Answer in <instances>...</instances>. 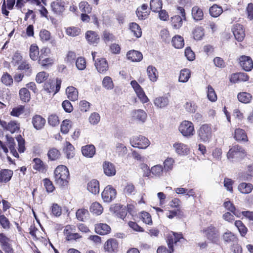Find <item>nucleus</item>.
I'll return each mask as SVG.
<instances>
[{
	"instance_id": "cd10ccee",
	"label": "nucleus",
	"mask_w": 253,
	"mask_h": 253,
	"mask_svg": "<svg viewBox=\"0 0 253 253\" xmlns=\"http://www.w3.org/2000/svg\"><path fill=\"white\" fill-rule=\"evenodd\" d=\"M66 93L68 98L71 101H75L78 98V91L77 89L73 86L68 87L66 89Z\"/></svg>"
},
{
	"instance_id": "c85d7f7f",
	"label": "nucleus",
	"mask_w": 253,
	"mask_h": 253,
	"mask_svg": "<svg viewBox=\"0 0 253 253\" xmlns=\"http://www.w3.org/2000/svg\"><path fill=\"white\" fill-rule=\"evenodd\" d=\"M169 102V98L165 96L157 97L154 100L155 105L160 108L166 107L168 105Z\"/></svg>"
},
{
	"instance_id": "6ab92c4d",
	"label": "nucleus",
	"mask_w": 253,
	"mask_h": 253,
	"mask_svg": "<svg viewBox=\"0 0 253 253\" xmlns=\"http://www.w3.org/2000/svg\"><path fill=\"white\" fill-rule=\"evenodd\" d=\"M175 152L179 155H186L189 153V149L188 146L182 143H175L173 145Z\"/></svg>"
},
{
	"instance_id": "052dcab7",
	"label": "nucleus",
	"mask_w": 253,
	"mask_h": 253,
	"mask_svg": "<svg viewBox=\"0 0 253 253\" xmlns=\"http://www.w3.org/2000/svg\"><path fill=\"white\" fill-rule=\"evenodd\" d=\"M174 160L171 158H167L164 162V169L165 171L171 170L173 168Z\"/></svg>"
},
{
	"instance_id": "7ed1b4c3",
	"label": "nucleus",
	"mask_w": 253,
	"mask_h": 253,
	"mask_svg": "<svg viewBox=\"0 0 253 253\" xmlns=\"http://www.w3.org/2000/svg\"><path fill=\"white\" fill-rule=\"evenodd\" d=\"M130 143L133 147L145 149L149 145V140L143 136H133L130 139Z\"/></svg>"
},
{
	"instance_id": "a19ab883",
	"label": "nucleus",
	"mask_w": 253,
	"mask_h": 253,
	"mask_svg": "<svg viewBox=\"0 0 253 253\" xmlns=\"http://www.w3.org/2000/svg\"><path fill=\"white\" fill-rule=\"evenodd\" d=\"M193 37L196 40H201L204 36V29L202 27L197 26L193 31Z\"/></svg>"
},
{
	"instance_id": "f704fd0d",
	"label": "nucleus",
	"mask_w": 253,
	"mask_h": 253,
	"mask_svg": "<svg viewBox=\"0 0 253 253\" xmlns=\"http://www.w3.org/2000/svg\"><path fill=\"white\" fill-rule=\"evenodd\" d=\"M40 51L38 46L32 44L31 45L29 50V55L30 58L34 61L39 59Z\"/></svg>"
},
{
	"instance_id": "0eeeda50",
	"label": "nucleus",
	"mask_w": 253,
	"mask_h": 253,
	"mask_svg": "<svg viewBox=\"0 0 253 253\" xmlns=\"http://www.w3.org/2000/svg\"><path fill=\"white\" fill-rule=\"evenodd\" d=\"M119 243L115 239H108L104 245V249L109 253H115L118 251Z\"/></svg>"
},
{
	"instance_id": "0e129e2a",
	"label": "nucleus",
	"mask_w": 253,
	"mask_h": 253,
	"mask_svg": "<svg viewBox=\"0 0 253 253\" xmlns=\"http://www.w3.org/2000/svg\"><path fill=\"white\" fill-rule=\"evenodd\" d=\"M0 224L5 229H8L10 227V222L8 218L3 214H0Z\"/></svg>"
},
{
	"instance_id": "ea45409f",
	"label": "nucleus",
	"mask_w": 253,
	"mask_h": 253,
	"mask_svg": "<svg viewBox=\"0 0 253 253\" xmlns=\"http://www.w3.org/2000/svg\"><path fill=\"white\" fill-rule=\"evenodd\" d=\"M191 75L190 71L188 69H184L180 71L179 77V82L182 83H186L187 82Z\"/></svg>"
},
{
	"instance_id": "09e8293b",
	"label": "nucleus",
	"mask_w": 253,
	"mask_h": 253,
	"mask_svg": "<svg viewBox=\"0 0 253 253\" xmlns=\"http://www.w3.org/2000/svg\"><path fill=\"white\" fill-rule=\"evenodd\" d=\"M60 155V152L56 148L50 149L47 153V156L51 161H55L58 159Z\"/></svg>"
},
{
	"instance_id": "69168bd1",
	"label": "nucleus",
	"mask_w": 253,
	"mask_h": 253,
	"mask_svg": "<svg viewBox=\"0 0 253 253\" xmlns=\"http://www.w3.org/2000/svg\"><path fill=\"white\" fill-rule=\"evenodd\" d=\"M76 66L80 70H83L86 67V62L84 58L79 57L77 59Z\"/></svg>"
},
{
	"instance_id": "2f4dec72",
	"label": "nucleus",
	"mask_w": 253,
	"mask_h": 253,
	"mask_svg": "<svg viewBox=\"0 0 253 253\" xmlns=\"http://www.w3.org/2000/svg\"><path fill=\"white\" fill-rule=\"evenodd\" d=\"M209 12L211 16L216 18L222 14L223 9L221 6L214 4L210 7Z\"/></svg>"
},
{
	"instance_id": "5701e85b",
	"label": "nucleus",
	"mask_w": 253,
	"mask_h": 253,
	"mask_svg": "<svg viewBox=\"0 0 253 253\" xmlns=\"http://www.w3.org/2000/svg\"><path fill=\"white\" fill-rule=\"evenodd\" d=\"M13 174V171L9 169L0 170V183H6L9 181Z\"/></svg>"
},
{
	"instance_id": "a878e982",
	"label": "nucleus",
	"mask_w": 253,
	"mask_h": 253,
	"mask_svg": "<svg viewBox=\"0 0 253 253\" xmlns=\"http://www.w3.org/2000/svg\"><path fill=\"white\" fill-rule=\"evenodd\" d=\"M87 190L93 194H98L99 192V183L98 181L93 179L87 184Z\"/></svg>"
},
{
	"instance_id": "8fccbe9b",
	"label": "nucleus",
	"mask_w": 253,
	"mask_h": 253,
	"mask_svg": "<svg viewBox=\"0 0 253 253\" xmlns=\"http://www.w3.org/2000/svg\"><path fill=\"white\" fill-rule=\"evenodd\" d=\"M72 126V122L69 120H64L61 125V131L63 134L68 133Z\"/></svg>"
},
{
	"instance_id": "393cba45",
	"label": "nucleus",
	"mask_w": 253,
	"mask_h": 253,
	"mask_svg": "<svg viewBox=\"0 0 253 253\" xmlns=\"http://www.w3.org/2000/svg\"><path fill=\"white\" fill-rule=\"evenodd\" d=\"M192 16L195 21L202 20L204 18L203 10L198 6H194L192 9Z\"/></svg>"
},
{
	"instance_id": "1a4fd4ad",
	"label": "nucleus",
	"mask_w": 253,
	"mask_h": 253,
	"mask_svg": "<svg viewBox=\"0 0 253 253\" xmlns=\"http://www.w3.org/2000/svg\"><path fill=\"white\" fill-rule=\"evenodd\" d=\"M239 63L243 69L246 71H250L253 68V61L249 56H241L239 58Z\"/></svg>"
},
{
	"instance_id": "6e6552de",
	"label": "nucleus",
	"mask_w": 253,
	"mask_h": 253,
	"mask_svg": "<svg viewBox=\"0 0 253 253\" xmlns=\"http://www.w3.org/2000/svg\"><path fill=\"white\" fill-rule=\"evenodd\" d=\"M204 232L207 238L212 242L217 241L219 237V232L214 226H210L204 230Z\"/></svg>"
},
{
	"instance_id": "5fc2aeb1",
	"label": "nucleus",
	"mask_w": 253,
	"mask_h": 253,
	"mask_svg": "<svg viewBox=\"0 0 253 253\" xmlns=\"http://www.w3.org/2000/svg\"><path fill=\"white\" fill-rule=\"evenodd\" d=\"M18 69L19 70H25L27 75H30L32 71L30 64L27 61H23L21 63L18 67Z\"/></svg>"
},
{
	"instance_id": "412c9836",
	"label": "nucleus",
	"mask_w": 253,
	"mask_h": 253,
	"mask_svg": "<svg viewBox=\"0 0 253 253\" xmlns=\"http://www.w3.org/2000/svg\"><path fill=\"white\" fill-rule=\"evenodd\" d=\"M127 58L133 62H139L143 58L142 53L136 50H131L128 51L126 54Z\"/></svg>"
},
{
	"instance_id": "bf43d9fd",
	"label": "nucleus",
	"mask_w": 253,
	"mask_h": 253,
	"mask_svg": "<svg viewBox=\"0 0 253 253\" xmlns=\"http://www.w3.org/2000/svg\"><path fill=\"white\" fill-rule=\"evenodd\" d=\"M79 8L84 13H90L92 9L91 6L86 1H81L79 4Z\"/></svg>"
},
{
	"instance_id": "680f3d73",
	"label": "nucleus",
	"mask_w": 253,
	"mask_h": 253,
	"mask_svg": "<svg viewBox=\"0 0 253 253\" xmlns=\"http://www.w3.org/2000/svg\"><path fill=\"white\" fill-rule=\"evenodd\" d=\"M88 120L91 125H95L99 122L100 117L98 113L94 112L90 115Z\"/></svg>"
},
{
	"instance_id": "3c124183",
	"label": "nucleus",
	"mask_w": 253,
	"mask_h": 253,
	"mask_svg": "<svg viewBox=\"0 0 253 253\" xmlns=\"http://www.w3.org/2000/svg\"><path fill=\"white\" fill-rule=\"evenodd\" d=\"M164 170L162 166L157 165L151 168V173L155 176L160 177L162 175Z\"/></svg>"
},
{
	"instance_id": "9b49d317",
	"label": "nucleus",
	"mask_w": 253,
	"mask_h": 253,
	"mask_svg": "<svg viewBox=\"0 0 253 253\" xmlns=\"http://www.w3.org/2000/svg\"><path fill=\"white\" fill-rule=\"evenodd\" d=\"M50 7L54 14L60 15L65 10V2L61 0H56L51 3Z\"/></svg>"
},
{
	"instance_id": "e2e57ef3",
	"label": "nucleus",
	"mask_w": 253,
	"mask_h": 253,
	"mask_svg": "<svg viewBox=\"0 0 253 253\" xmlns=\"http://www.w3.org/2000/svg\"><path fill=\"white\" fill-rule=\"evenodd\" d=\"M24 112V106L20 105L17 107L13 108L10 114L11 116L14 117H19L20 115L22 114Z\"/></svg>"
},
{
	"instance_id": "aec40b11",
	"label": "nucleus",
	"mask_w": 253,
	"mask_h": 253,
	"mask_svg": "<svg viewBox=\"0 0 253 253\" xmlns=\"http://www.w3.org/2000/svg\"><path fill=\"white\" fill-rule=\"evenodd\" d=\"M85 38L90 44H97L99 42V37L94 31H88L85 33Z\"/></svg>"
},
{
	"instance_id": "bb28decb",
	"label": "nucleus",
	"mask_w": 253,
	"mask_h": 253,
	"mask_svg": "<svg viewBox=\"0 0 253 253\" xmlns=\"http://www.w3.org/2000/svg\"><path fill=\"white\" fill-rule=\"evenodd\" d=\"M238 153H245V150L239 145H235L229 150L227 154L228 159H232Z\"/></svg>"
},
{
	"instance_id": "f8f14e48",
	"label": "nucleus",
	"mask_w": 253,
	"mask_h": 253,
	"mask_svg": "<svg viewBox=\"0 0 253 253\" xmlns=\"http://www.w3.org/2000/svg\"><path fill=\"white\" fill-rule=\"evenodd\" d=\"M10 239L3 233H0V244L6 253H13V249L9 243Z\"/></svg>"
},
{
	"instance_id": "58836bf2",
	"label": "nucleus",
	"mask_w": 253,
	"mask_h": 253,
	"mask_svg": "<svg viewBox=\"0 0 253 253\" xmlns=\"http://www.w3.org/2000/svg\"><path fill=\"white\" fill-rule=\"evenodd\" d=\"M103 210L102 206L98 202L93 203L90 207V211L97 215H100L102 213Z\"/></svg>"
},
{
	"instance_id": "72a5a7b5",
	"label": "nucleus",
	"mask_w": 253,
	"mask_h": 253,
	"mask_svg": "<svg viewBox=\"0 0 253 253\" xmlns=\"http://www.w3.org/2000/svg\"><path fill=\"white\" fill-rule=\"evenodd\" d=\"M171 42L172 45L176 48H181L184 45V39L179 35L175 36L172 38Z\"/></svg>"
},
{
	"instance_id": "c9c22d12",
	"label": "nucleus",
	"mask_w": 253,
	"mask_h": 253,
	"mask_svg": "<svg viewBox=\"0 0 253 253\" xmlns=\"http://www.w3.org/2000/svg\"><path fill=\"white\" fill-rule=\"evenodd\" d=\"M234 138L237 141H246L248 140L247 136L244 130L237 128L235 130Z\"/></svg>"
},
{
	"instance_id": "f3484780",
	"label": "nucleus",
	"mask_w": 253,
	"mask_h": 253,
	"mask_svg": "<svg viewBox=\"0 0 253 253\" xmlns=\"http://www.w3.org/2000/svg\"><path fill=\"white\" fill-rule=\"evenodd\" d=\"M103 171L105 175L112 176L116 174V170L114 165L109 162H105L103 164Z\"/></svg>"
},
{
	"instance_id": "864d4df0",
	"label": "nucleus",
	"mask_w": 253,
	"mask_h": 253,
	"mask_svg": "<svg viewBox=\"0 0 253 253\" xmlns=\"http://www.w3.org/2000/svg\"><path fill=\"white\" fill-rule=\"evenodd\" d=\"M102 85L107 89L110 90L113 89L114 84L112 79L108 76L105 77L102 81Z\"/></svg>"
},
{
	"instance_id": "c03bdc74",
	"label": "nucleus",
	"mask_w": 253,
	"mask_h": 253,
	"mask_svg": "<svg viewBox=\"0 0 253 253\" xmlns=\"http://www.w3.org/2000/svg\"><path fill=\"white\" fill-rule=\"evenodd\" d=\"M147 72L149 79L152 82H155L157 79V69L155 67L149 66L147 69Z\"/></svg>"
},
{
	"instance_id": "13d9d810",
	"label": "nucleus",
	"mask_w": 253,
	"mask_h": 253,
	"mask_svg": "<svg viewBox=\"0 0 253 253\" xmlns=\"http://www.w3.org/2000/svg\"><path fill=\"white\" fill-rule=\"evenodd\" d=\"M184 107L187 112L193 113L195 112L197 106L193 102L187 101L184 105Z\"/></svg>"
},
{
	"instance_id": "ddd939ff",
	"label": "nucleus",
	"mask_w": 253,
	"mask_h": 253,
	"mask_svg": "<svg viewBox=\"0 0 253 253\" xmlns=\"http://www.w3.org/2000/svg\"><path fill=\"white\" fill-rule=\"evenodd\" d=\"M45 122V119L39 115L34 116L32 119L33 126L37 130L42 129L44 127Z\"/></svg>"
},
{
	"instance_id": "20e7f679",
	"label": "nucleus",
	"mask_w": 253,
	"mask_h": 253,
	"mask_svg": "<svg viewBox=\"0 0 253 253\" xmlns=\"http://www.w3.org/2000/svg\"><path fill=\"white\" fill-rule=\"evenodd\" d=\"M179 130L184 136H192L194 133V127L193 123L190 121H183L179 126Z\"/></svg>"
},
{
	"instance_id": "4468645a",
	"label": "nucleus",
	"mask_w": 253,
	"mask_h": 253,
	"mask_svg": "<svg viewBox=\"0 0 253 253\" xmlns=\"http://www.w3.org/2000/svg\"><path fill=\"white\" fill-rule=\"evenodd\" d=\"M2 123V127L12 133L17 131L20 128L19 124L15 121H11L9 123L5 121Z\"/></svg>"
},
{
	"instance_id": "7c9ffc66",
	"label": "nucleus",
	"mask_w": 253,
	"mask_h": 253,
	"mask_svg": "<svg viewBox=\"0 0 253 253\" xmlns=\"http://www.w3.org/2000/svg\"><path fill=\"white\" fill-rule=\"evenodd\" d=\"M253 185L251 183L242 182L238 187V190L242 194H249L252 192Z\"/></svg>"
},
{
	"instance_id": "e433bc0d",
	"label": "nucleus",
	"mask_w": 253,
	"mask_h": 253,
	"mask_svg": "<svg viewBox=\"0 0 253 253\" xmlns=\"http://www.w3.org/2000/svg\"><path fill=\"white\" fill-rule=\"evenodd\" d=\"M88 211L86 209H80L76 211V217L80 221H84L88 219Z\"/></svg>"
},
{
	"instance_id": "338daca9",
	"label": "nucleus",
	"mask_w": 253,
	"mask_h": 253,
	"mask_svg": "<svg viewBox=\"0 0 253 253\" xmlns=\"http://www.w3.org/2000/svg\"><path fill=\"white\" fill-rule=\"evenodd\" d=\"M48 74L45 72L39 73L36 76V81L38 83L41 84L45 81L48 78Z\"/></svg>"
},
{
	"instance_id": "49530a36",
	"label": "nucleus",
	"mask_w": 253,
	"mask_h": 253,
	"mask_svg": "<svg viewBox=\"0 0 253 253\" xmlns=\"http://www.w3.org/2000/svg\"><path fill=\"white\" fill-rule=\"evenodd\" d=\"M151 10L155 12H158L162 7V2L161 0H151L150 2Z\"/></svg>"
},
{
	"instance_id": "39448f33",
	"label": "nucleus",
	"mask_w": 253,
	"mask_h": 253,
	"mask_svg": "<svg viewBox=\"0 0 253 253\" xmlns=\"http://www.w3.org/2000/svg\"><path fill=\"white\" fill-rule=\"evenodd\" d=\"M130 84L133 87L140 100L143 103L147 102L149 99L146 95L142 88L140 86L137 82L135 80L132 81L130 83Z\"/></svg>"
},
{
	"instance_id": "4c0bfd02",
	"label": "nucleus",
	"mask_w": 253,
	"mask_h": 253,
	"mask_svg": "<svg viewBox=\"0 0 253 253\" xmlns=\"http://www.w3.org/2000/svg\"><path fill=\"white\" fill-rule=\"evenodd\" d=\"M182 18L179 15H175L171 17V24L174 29H179L182 25Z\"/></svg>"
},
{
	"instance_id": "f257e3e1",
	"label": "nucleus",
	"mask_w": 253,
	"mask_h": 253,
	"mask_svg": "<svg viewBox=\"0 0 253 253\" xmlns=\"http://www.w3.org/2000/svg\"><path fill=\"white\" fill-rule=\"evenodd\" d=\"M69 172L64 165L58 166L54 170V181L60 186H64L68 183Z\"/></svg>"
},
{
	"instance_id": "774afa93",
	"label": "nucleus",
	"mask_w": 253,
	"mask_h": 253,
	"mask_svg": "<svg viewBox=\"0 0 253 253\" xmlns=\"http://www.w3.org/2000/svg\"><path fill=\"white\" fill-rule=\"evenodd\" d=\"M53 59L51 58H39V63L42 67H46L51 65L53 63Z\"/></svg>"
},
{
	"instance_id": "423d86ee",
	"label": "nucleus",
	"mask_w": 253,
	"mask_h": 253,
	"mask_svg": "<svg viewBox=\"0 0 253 253\" xmlns=\"http://www.w3.org/2000/svg\"><path fill=\"white\" fill-rule=\"evenodd\" d=\"M102 198L105 202H110L115 198L116 191L110 185L106 186L101 194Z\"/></svg>"
},
{
	"instance_id": "37998d69",
	"label": "nucleus",
	"mask_w": 253,
	"mask_h": 253,
	"mask_svg": "<svg viewBox=\"0 0 253 253\" xmlns=\"http://www.w3.org/2000/svg\"><path fill=\"white\" fill-rule=\"evenodd\" d=\"M237 97L239 101L244 103H250L252 98L251 94L245 92L239 93Z\"/></svg>"
},
{
	"instance_id": "a18cd8bd",
	"label": "nucleus",
	"mask_w": 253,
	"mask_h": 253,
	"mask_svg": "<svg viewBox=\"0 0 253 253\" xmlns=\"http://www.w3.org/2000/svg\"><path fill=\"white\" fill-rule=\"evenodd\" d=\"M64 151L68 159H71L74 157V147L69 142H66V146Z\"/></svg>"
},
{
	"instance_id": "9d476101",
	"label": "nucleus",
	"mask_w": 253,
	"mask_h": 253,
	"mask_svg": "<svg viewBox=\"0 0 253 253\" xmlns=\"http://www.w3.org/2000/svg\"><path fill=\"white\" fill-rule=\"evenodd\" d=\"M232 31L238 41L241 42L244 40L245 34L242 25L240 24L234 25L232 28Z\"/></svg>"
},
{
	"instance_id": "de8ad7c7",
	"label": "nucleus",
	"mask_w": 253,
	"mask_h": 253,
	"mask_svg": "<svg viewBox=\"0 0 253 253\" xmlns=\"http://www.w3.org/2000/svg\"><path fill=\"white\" fill-rule=\"evenodd\" d=\"M235 226L238 228L241 235L244 237L248 231L247 228L245 226L241 220H236L234 223Z\"/></svg>"
},
{
	"instance_id": "dca6fc26",
	"label": "nucleus",
	"mask_w": 253,
	"mask_h": 253,
	"mask_svg": "<svg viewBox=\"0 0 253 253\" xmlns=\"http://www.w3.org/2000/svg\"><path fill=\"white\" fill-rule=\"evenodd\" d=\"M131 117L133 119L144 123L147 119V114L141 109L134 110L131 113Z\"/></svg>"
},
{
	"instance_id": "79ce46f5",
	"label": "nucleus",
	"mask_w": 253,
	"mask_h": 253,
	"mask_svg": "<svg viewBox=\"0 0 253 253\" xmlns=\"http://www.w3.org/2000/svg\"><path fill=\"white\" fill-rule=\"evenodd\" d=\"M129 28L131 32L136 38L141 36L142 31L140 26L136 23H131L129 25Z\"/></svg>"
},
{
	"instance_id": "c756f323",
	"label": "nucleus",
	"mask_w": 253,
	"mask_h": 253,
	"mask_svg": "<svg viewBox=\"0 0 253 253\" xmlns=\"http://www.w3.org/2000/svg\"><path fill=\"white\" fill-rule=\"evenodd\" d=\"M34 169L38 170L40 172H45L46 170V166L44 164L43 162L39 158H35L33 160Z\"/></svg>"
},
{
	"instance_id": "4d7b16f0",
	"label": "nucleus",
	"mask_w": 253,
	"mask_h": 253,
	"mask_svg": "<svg viewBox=\"0 0 253 253\" xmlns=\"http://www.w3.org/2000/svg\"><path fill=\"white\" fill-rule=\"evenodd\" d=\"M207 96L208 99L212 102H214L217 100L216 93L213 88L211 85L208 86Z\"/></svg>"
},
{
	"instance_id": "6e6d98bb",
	"label": "nucleus",
	"mask_w": 253,
	"mask_h": 253,
	"mask_svg": "<svg viewBox=\"0 0 253 253\" xmlns=\"http://www.w3.org/2000/svg\"><path fill=\"white\" fill-rule=\"evenodd\" d=\"M66 34L71 37H75L80 35L81 30L78 27H70L66 29Z\"/></svg>"
},
{
	"instance_id": "a211bd4d",
	"label": "nucleus",
	"mask_w": 253,
	"mask_h": 253,
	"mask_svg": "<svg viewBox=\"0 0 253 253\" xmlns=\"http://www.w3.org/2000/svg\"><path fill=\"white\" fill-rule=\"evenodd\" d=\"M95 66L97 71L100 73L106 72L108 69V63L104 58L98 59L95 61Z\"/></svg>"
},
{
	"instance_id": "2eb2a0df",
	"label": "nucleus",
	"mask_w": 253,
	"mask_h": 253,
	"mask_svg": "<svg viewBox=\"0 0 253 253\" xmlns=\"http://www.w3.org/2000/svg\"><path fill=\"white\" fill-rule=\"evenodd\" d=\"M222 239L224 243L226 244H234L238 241L236 235L229 231H227L223 234Z\"/></svg>"
},
{
	"instance_id": "b1692460",
	"label": "nucleus",
	"mask_w": 253,
	"mask_h": 253,
	"mask_svg": "<svg viewBox=\"0 0 253 253\" xmlns=\"http://www.w3.org/2000/svg\"><path fill=\"white\" fill-rule=\"evenodd\" d=\"M82 154L87 158H92L95 153V148L93 145H87L82 148Z\"/></svg>"
},
{
	"instance_id": "473e14b6",
	"label": "nucleus",
	"mask_w": 253,
	"mask_h": 253,
	"mask_svg": "<svg viewBox=\"0 0 253 253\" xmlns=\"http://www.w3.org/2000/svg\"><path fill=\"white\" fill-rule=\"evenodd\" d=\"M19 95L20 100L24 102H28L31 99V95L28 89L23 87L19 90Z\"/></svg>"
},
{
	"instance_id": "f03ea898",
	"label": "nucleus",
	"mask_w": 253,
	"mask_h": 253,
	"mask_svg": "<svg viewBox=\"0 0 253 253\" xmlns=\"http://www.w3.org/2000/svg\"><path fill=\"white\" fill-rule=\"evenodd\" d=\"M212 136L211 126L208 124L202 125L198 130V137L204 142H209Z\"/></svg>"
},
{
	"instance_id": "603ef678",
	"label": "nucleus",
	"mask_w": 253,
	"mask_h": 253,
	"mask_svg": "<svg viewBox=\"0 0 253 253\" xmlns=\"http://www.w3.org/2000/svg\"><path fill=\"white\" fill-rule=\"evenodd\" d=\"M1 82L6 86H11L13 84V80L11 76L7 73L3 74L1 78Z\"/></svg>"
},
{
	"instance_id": "4be33fe9",
	"label": "nucleus",
	"mask_w": 253,
	"mask_h": 253,
	"mask_svg": "<svg viewBox=\"0 0 253 253\" xmlns=\"http://www.w3.org/2000/svg\"><path fill=\"white\" fill-rule=\"evenodd\" d=\"M95 230L98 234L106 235L110 232L111 228L107 224L99 223L95 225Z\"/></svg>"
}]
</instances>
